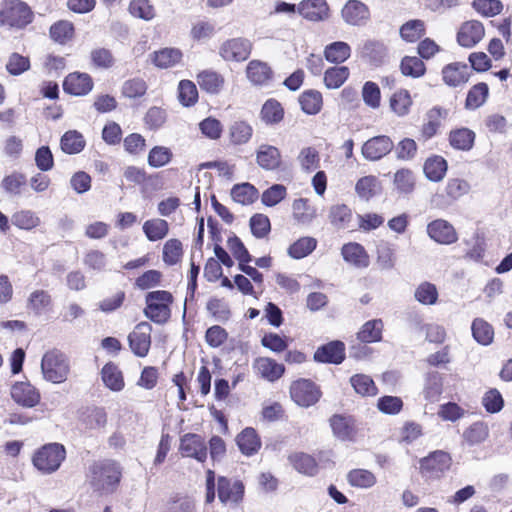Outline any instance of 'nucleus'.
I'll use <instances>...</instances> for the list:
<instances>
[{"label":"nucleus","mask_w":512,"mask_h":512,"mask_svg":"<svg viewBox=\"0 0 512 512\" xmlns=\"http://www.w3.org/2000/svg\"><path fill=\"white\" fill-rule=\"evenodd\" d=\"M66 457L63 445L51 443L44 445L33 456L34 466L44 474L57 471Z\"/></svg>","instance_id":"7ed1b4c3"},{"label":"nucleus","mask_w":512,"mask_h":512,"mask_svg":"<svg viewBox=\"0 0 512 512\" xmlns=\"http://www.w3.org/2000/svg\"><path fill=\"white\" fill-rule=\"evenodd\" d=\"M427 233L431 239L440 244H452L458 236L454 227L447 221L437 219L427 226Z\"/></svg>","instance_id":"f3484780"},{"label":"nucleus","mask_w":512,"mask_h":512,"mask_svg":"<svg viewBox=\"0 0 512 512\" xmlns=\"http://www.w3.org/2000/svg\"><path fill=\"white\" fill-rule=\"evenodd\" d=\"M104 385L112 391H121L124 388V378L118 366L112 362L106 363L101 370Z\"/></svg>","instance_id":"393cba45"},{"label":"nucleus","mask_w":512,"mask_h":512,"mask_svg":"<svg viewBox=\"0 0 512 512\" xmlns=\"http://www.w3.org/2000/svg\"><path fill=\"white\" fill-rule=\"evenodd\" d=\"M400 69L403 75L412 78H419L426 71L424 62L416 56H405L401 61Z\"/></svg>","instance_id":"4d7b16f0"},{"label":"nucleus","mask_w":512,"mask_h":512,"mask_svg":"<svg viewBox=\"0 0 512 512\" xmlns=\"http://www.w3.org/2000/svg\"><path fill=\"white\" fill-rule=\"evenodd\" d=\"M347 481L353 487L369 489L376 484L377 478L369 470L353 469L347 474Z\"/></svg>","instance_id":"4c0bfd02"},{"label":"nucleus","mask_w":512,"mask_h":512,"mask_svg":"<svg viewBox=\"0 0 512 512\" xmlns=\"http://www.w3.org/2000/svg\"><path fill=\"white\" fill-rule=\"evenodd\" d=\"M414 296L423 305H433L438 299V291L434 284L423 282L416 288Z\"/></svg>","instance_id":"0e129e2a"},{"label":"nucleus","mask_w":512,"mask_h":512,"mask_svg":"<svg viewBox=\"0 0 512 512\" xmlns=\"http://www.w3.org/2000/svg\"><path fill=\"white\" fill-rule=\"evenodd\" d=\"M362 98L368 107L372 109L379 108L381 101V92L379 86L372 81H367L362 88Z\"/></svg>","instance_id":"338daca9"},{"label":"nucleus","mask_w":512,"mask_h":512,"mask_svg":"<svg viewBox=\"0 0 512 512\" xmlns=\"http://www.w3.org/2000/svg\"><path fill=\"white\" fill-rule=\"evenodd\" d=\"M26 185V177L19 172H13L3 178L1 181L2 189L11 196L20 195Z\"/></svg>","instance_id":"5fc2aeb1"},{"label":"nucleus","mask_w":512,"mask_h":512,"mask_svg":"<svg viewBox=\"0 0 512 512\" xmlns=\"http://www.w3.org/2000/svg\"><path fill=\"white\" fill-rule=\"evenodd\" d=\"M284 111L280 103L274 99L266 101L261 110V118L267 124L278 123L283 119Z\"/></svg>","instance_id":"e2e57ef3"},{"label":"nucleus","mask_w":512,"mask_h":512,"mask_svg":"<svg viewBox=\"0 0 512 512\" xmlns=\"http://www.w3.org/2000/svg\"><path fill=\"white\" fill-rule=\"evenodd\" d=\"M423 170L430 181L439 182L446 174L447 162L443 157L436 155L425 161Z\"/></svg>","instance_id":"7c9ffc66"},{"label":"nucleus","mask_w":512,"mask_h":512,"mask_svg":"<svg viewBox=\"0 0 512 512\" xmlns=\"http://www.w3.org/2000/svg\"><path fill=\"white\" fill-rule=\"evenodd\" d=\"M33 20V12L29 5L20 0L10 1L0 11V25L23 28Z\"/></svg>","instance_id":"39448f33"},{"label":"nucleus","mask_w":512,"mask_h":512,"mask_svg":"<svg viewBox=\"0 0 512 512\" xmlns=\"http://www.w3.org/2000/svg\"><path fill=\"white\" fill-rule=\"evenodd\" d=\"M231 197L239 204L249 205L258 198V190L250 183L236 184L231 189Z\"/></svg>","instance_id":"ea45409f"},{"label":"nucleus","mask_w":512,"mask_h":512,"mask_svg":"<svg viewBox=\"0 0 512 512\" xmlns=\"http://www.w3.org/2000/svg\"><path fill=\"white\" fill-rule=\"evenodd\" d=\"M128 10L133 17L144 21H150L156 15L155 9L150 4L149 0H132Z\"/></svg>","instance_id":"052dcab7"},{"label":"nucleus","mask_w":512,"mask_h":512,"mask_svg":"<svg viewBox=\"0 0 512 512\" xmlns=\"http://www.w3.org/2000/svg\"><path fill=\"white\" fill-rule=\"evenodd\" d=\"M74 26L70 21L61 20L54 23L50 28L51 38L60 44H65L73 38Z\"/></svg>","instance_id":"864d4df0"},{"label":"nucleus","mask_w":512,"mask_h":512,"mask_svg":"<svg viewBox=\"0 0 512 512\" xmlns=\"http://www.w3.org/2000/svg\"><path fill=\"white\" fill-rule=\"evenodd\" d=\"M412 105L410 93L405 89L396 91L390 98V107L398 116H405L409 113Z\"/></svg>","instance_id":"09e8293b"},{"label":"nucleus","mask_w":512,"mask_h":512,"mask_svg":"<svg viewBox=\"0 0 512 512\" xmlns=\"http://www.w3.org/2000/svg\"><path fill=\"white\" fill-rule=\"evenodd\" d=\"M348 77L349 69L346 66H335L325 71L324 83L329 89H337L344 84Z\"/></svg>","instance_id":"3c124183"},{"label":"nucleus","mask_w":512,"mask_h":512,"mask_svg":"<svg viewBox=\"0 0 512 512\" xmlns=\"http://www.w3.org/2000/svg\"><path fill=\"white\" fill-rule=\"evenodd\" d=\"M253 134V128L245 121H235L229 128L231 142L236 145L247 143Z\"/></svg>","instance_id":"8fccbe9b"},{"label":"nucleus","mask_w":512,"mask_h":512,"mask_svg":"<svg viewBox=\"0 0 512 512\" xmlns=\"http://www.w3.org/2000/svg\"><path fill=\"white\" fill-rule=\"evenodd\" d=\"M51 306V295L45 290H35L28 297L27 307L36 315H42L46 313Z\"/></svg>","instance_id":"c85d7f7f"},{"label":"nucleus","mask_w":512,"mask_h":512,"mask_svg":"<svg viewBox=\"0 0 512 512\" xmlns=\"http://www.w3.org/2000/svg\"><path fill=\"white\" fill-rule=\"evenodd\" d=\"M395 250L388 243H382L377 247L376 265L381 271L392 270L396 265Z\"/></svg>","instance_id":"37998d69"},{"label":"nucleus","mask_w":512,"mask_h":512,"mask_svg":"<svg viewBox=\"0 0 512 512\" xmlns=\"http://www.w3.org/2000/svg\"><path fill=\"white\" fill-rule=\"evenodd\" d=\"M246 74L254 85H265L271 79L272 71L266 63L252 60L246 68Z\"/></svg>","instance_id":"bb28decb"},{"label":"nucleus","mask_w":512,"mask_h":512,"mask_svg":"<svg viewBox=\"0 0 512 512\" xmlns=\"http://www.w3.org/2000/svg\"><path fill=\"white\" fill-rule=\"evenodd\" d=\"M488 93L489 89L486 83L474 85L467 94L466 108L474 110L482 106L488 97Z\"/></svg>","instance_id":"6e6d98bb"},{"label":"nucleus","mask_w":512,"mask_h":512,"mask_svg":"<svg viewBox=\"0 0 512 512\" xmlns=\"http://www.w3.org/2000/svg\"><path fill=\"white\" fill-rule=\"evenodd\" d=\"M207 310L219 322H226L231 316L229 305L222 299H210L207 303Z\"/></svg>","instance_id":"774afa93"},{"label":"nucleus","mask_w":512,"mask_h":512,"mask_svg":"<svg viewBox=\"0 0 512 512\" xmlns=\"http://www.w3.org/2000/svg\"><path fill=\"white\" fill-rule=\"evenodd\" d=\"M355 392L362 396H374L377 394V387L372 378L365 374H356L350 379Z\"/></svg>","instance_id":"13d9d810"},{"label":"nucleus","mask_w":512,"mask_h":512,"mask_svg":"<svg viewBox=\"0 0 512 512\" xmlns=\"http://www.w3.org/2000/svg\"><path fill=\"white\" fill-rule=\"evenodd\" d=\"M302 110L308 115L317 114L322 107V95L316 90H307L299 97Z\"/></svg>","instance_id":"c03bdc74"},{"label":"nucleus","mask_w":512,"mask_h":512,"mask_svg":"<svg viewBox=\"0 0 512 512\" xmlns=\"http://www.w3.org/2000/svg\"><path fill=\"white\" fill-rule=\"evenodd\" d=\"M253 367L262 378L274 382L284 373V365L268 357H259L254 361Z\"/></svg>","instance_id":"5701e85b"},{"label":"nucleus","mask_w":512,"mask_h":512,"mask_svg":"<svg viewBox=\"0 0 512 512\" xmlns=\"http://www.w3.org/2000/svg\"><path fill=\"white\" fill-rule=\"evenodd\" d=\"M289 462L299 473L313 476L317 473V463L315 459L305 453L297 452L289 456Z\"/></svg>","instance_id":"2f4dec72"},{"label":"nucleus","mask_w":512,"mask_h":512,"mask_svg":"<svg viewBox=\"0 0 512 512\" xmlns=\"http://www.w3.org/2000/svg\"><path fill=\"white\" fill-rule=\"evenodd\" d=\"M298 13L309 21H323L329 16L326 0H303L298 4Z\"/></svg>","instance_id":"a211bd4d"},{"label":"nucleus","mask_w":512,"mask_h":512,"mask_svg":"<svg viewBox=\"0 0 512 512\" xmlns=\"http://www.w3.org/2000/svg\"><path fill=\"white\" fill-rule=\"evenodd\" d=\"M383 322L380 319H374L366 322L357 337L363 343L378 342L382 338Z\"/></svg>","instance_id":"58836bf2"},{"label":"nucleus","mask_w":512,"mask_h":512,"mask_svg":"<svg viewBox=\"0 0 512 512\" xmlns=\"http://www.w3.org/2000/svg\"><path fill=\"white\" fill-rule=\"evenodd\" d=\"M290 395L297 405L310 407L319 401L321 391L311 380L299 379L291 384Z\"/></svg>","instance_id":"0eeeda50"},{"label":"nucleus","mask_w":512,"mask_h":512,"mask_svg":"<svg viewBox=\"0 0 512 512\" xmlns=\"http://www.w3.org/2000/svg\"><path fill=\"white\" fill-rule=\"evenodd\" d=\"M12 224L19 229L32 230L40 225L41 220L37 214L31 210H20L11 217Z\"/></svg>","instance_id":"de8ad7c7"},{"label":"nucleus","mask_w":512,"mask_h":512,"mask_svg":"<svg viewBox=\"0 0 512 512\" xmlns=\"http://www.w3.org/2000/svg\"><path fill=\"white\" fill-rule=\"evenodd\" d=\"M443 391L442 377L438 372H432L427 374L423 395L424 398L431 402H437Z\"/></svg>","instance_id":"c9c22d12"},{"label":"nucleus","mask_w":512,"mask_h":512,"mask_svg":"<svg viewBox=\"0 0 512 512\" xmlns=\"http://www.w3.org/2000/svg\"><path fill=\"white\" fill-rule=\"evenodd\" d=\"M244 490V484L240 480L218 477L217 494L222 504L238 505L243 500Z\"/></svg>","instance_id":"6e6552de"},{"label":"nucleus","mask_w":512,"mask_h":512,"mask_svg":"<svg viewBox=\"0 0 512 512\" xmlns=\"http://www.w3.org/2000/svg\"><path fill=\"white\" fill-rule=\"evenodd\" d=\"M293 216L301 224H309L316 217V209L308 200L300 198L293 202Z\"/></svg>","instance_id":"603ef678"},{"label":"nucleus","mask_w":512,"mask_h":512,"mask_svg":"<svg viewBox=\"0 0 512 512\" xmlns=\"http://www.w3.org/2000/svg\"><path fill=\"white\" fill-rule=\"evenodd\" d=\"M252 48L253 44L247 38H230L221 43L219 56L227 62H243L249 58Z\"/></svg>","instance_id":"423d86ee"},{"label":"nucleus","mask_w":512,"mask_h":512,"mask_svg":"<svg viewBox=\"0 0 512 512\" xmlns=\"http://www.w3.org/2000/svg\"><path fill=\"white\" fill-rule=\"evenodd\" d=\"M425 33V24L422 20H410L400 28L401 37L407 42H415Z\"/></svg>","instance_id":"680f3d73"},{"label":"nucleus","mask_w":512,"mask_h":512,"mask_svg":"<svg viewBox=\"0 0 512 512\" xmlns=\"http://www.w3.org/2000/svg\"><path fill=\"white\" fill-rule=\"evenodd\" d=\"M470 77V68L467 64L453 62L442 69V80L449 87H461L465 85Z\"/></svg>","instance_id":"2eb2a0df"},{"label":"nucleus","mask_w":512,"mask_h":512,"mask_svg":"<svg viewBox=\"0 0 512 512\" xmlns=\"http://www.w3.org/2000/svg\"><path fill=\"white\" fill-rule=\"evenodd\" d=\"M394 143L389 136L379 135L368 139L361 149L366 160L377 161L386 156L393 149Z\"/></svg>","instance_id":"9b49d317"},{"label":"nucleus","mask_w":512,"mask_h":512,"mask_svg":"<svg viewBox=\"0 0 512 512\" xmlns=\"http://www.w3.org/2000/svg\"><path fill=\"white\" fill-rule=\"evenodd\" d=\"M484 35L483 24L477 20H471L462 24L457 34V41L461 46L471 48L479 43Z\"/></svg>","instance_id":"dca6fc26"},{"label":"nucleus","mask_w":512,"mask_h":512,"mask_svg":"<svg viewBox=\"0 0 512 512\" xmlns=\"http://www.w3.org/2000/svg\"><path fill=\"white\" fill-rule=\"evenodd\" d=\"M237 445L243 454L250 456L260 449L261 441L253 428H245L237 436Z\"/></svg>","instance_id":"cd10ccee"},{"label":"nucleus","mask_w":512,"mask_h":512,"mask_svg":"<svg viewBox=\"0 0 512 512\" xmlns=\"http://www.w3.org/2000/svg\"><path fill=\"white\" fill-rule=\"evenodd\" d=\"M256 162L264 170H277L282 163L281 153L275 146L261 144L256 150Z\"/></svg>","instance_id":"412c9836"},{"label":"nucleus","mask_w":512,"mask_h":512,"mask_svg":"<svg viewBox=\"0 0 512 512\" xmlns=\"http://www.w3.org/2000/svg\"><path fill=\"white\" fill-rule=\"evenodd\" d=\"M333 435L341 441H354L357 434L356 421L352 416L335 414L329 419Z\"/></svg>","instance_id":"ddd939ff"},{"label":"nucleus","mask_w":512,"mask_h":512,"mask_svg":"<svg viewBox=\"0 0 512 512\" xmlns=\"http://www.w3.org/2000/svg\"><path fill=\"white\" fill-rule=\"evenodd\" d=\"M446 114L445 110L438 107H434L427 112L426 122L422 127V135L426 139L432 138L437 133L441 126V121L446 117Z\"/></svg>","instance_id":"e433bc0d"},{"label":"nucleus","mask_w":512,"mask_h":512,"mask_svg":"<svg viewBox=\"0 0 512 512\" xmlns=\"http://www.w3.org/2000/svg\"><path fill=\"white\" fill-rule=\"evenodd\" d=\"M180 451L183 456L191 457L199 462L207 458V446L204 439L197 434H185L180 440Z\"/></svg>","instance_id":"4468645a"},{"label":"nucleus","mask_w":512,"mask_h":512,"mask_svg":"<svg viewBox=\"0 0 512 512\" xmlns=\"http://www.w3.org/2000/svg\"><path fill=\"white\" fill-rule=\"evenodd\" d=\"M121 477V466L113 460L98 461L89 468V484L95 491L101 494L114 492Z\"/></svg>","instance_id":"f257e3e1"},{"label":"nucleus","mask_w":512,"mask_h":512,"mask_svg":"<svg viewBox=\"0 0 512 512\" xmlns=\"http://www.w3.org/2000/svg\"><path fill=\"white\" fill-rule=\"evenodd\" d=\"M152 326L148 322H140L128 335L131 351L138 357H145L151 346Z\"/></svg>","instance_id":"9d476101"},{"label":"nucleus","mask_w":512,"mask_h":512,"mask_svg":"<svg viewBox=\"0 0 512 512\" xmlns=\"http://www.w3.org/2000/svg\"><path fill=\"white\" fill-rule=\"evenodd\" d=\"M317 245L313 237H302L294 242L288 249V254L294 259H301L309 255Z\"/></svg>","instance_id":"bf43d9fd"},{"label":"nucleus","mask_w":512,"mask_h":512,"mask_svg":"<svg viewBox=\"0 0 512 512\" xmlns=\"http://www.w3.org/2000/svg\"><path fill=\"white\" fill-rule=\"evenodd\" d=\"M286 195L287 189L284 185L274 184L262 193L261 201L265 206L273 207L280 203Z\"/></svg>","instance_id":"69168bd1"},{"label":"nucleus","mask_w":512,"mask_h":512,"mask_svg":"<svg viewBox=\"0 0 512 512\" xmlns=\"http://www.w3.org/2000/svg\"><path fill=\"white\" fill-rule=\"evenodd\" d=\"M475 134L467 128L458 129L450 133L449 141L453 148L468 151L472 148Z\"/></svg>","instance_id":"49530a36"},{"label":"nucleus","mask_w":512,"mask_h":512,"mask_svg":"<svg viewBox=\"0 0 512 512\" xmlns=\"http://www.w3.org/2000/svg\"><path fill=\"white\" fill-rule=\"evenodd\" d=\"M92 88V78L86 73H71L65 78L63 83L64 91L75 96L86 95Z\"/></svg>","instance_id":"aec40b11"},{"label":"nucleus","mask_w":512,"mask_h":512,"mask_svg":"<svg viewBox=\"0 0 512 512\" xmlns=\"http://www.w3.org/2000/svg\"><path fill=\"white\" fill-rule=\"evenodd\" d=\"M451 464L449 454L443 451H435L429 456L421 459L420 472L429 479H437L447 471Z\"/></svg>","instance_id":"1a4fd4ad"},{"label":"nucleus","mask_w":512,"mask_h":512,"mask_svg":"<svg viewBox=\"0 0 512 512\" xmlns=\"http://www.w3.org/2000/svg\"><path fill=\"white\" fill-rule=\"evenodd\" d=\"M341 17L348 25L364 26L370 19V10L360 0H348L341 10Z\"/></svg>","instance_id":"f8f14e48"},{"label":"nucleus","mask_w":512,"mask_h":512,"mask_svg":"<svg viewBox=\"0 0 512 512\" xmlns=\"http://www.w3.org/2000/svg\"><path fill=\"white\" fill-rule=\"evenodd\" d=\"M341 254L347 263L357 268H366L369 265V256L364 247L358 243L345 244Z\"/></svg>","instance_id":"b1692460"},{"label":"nucleus","mask_w":512,"mask_h":512,"mask_svg":"<svg viewBox=\"0 0 512 512\" xmlns=\"http://www.w3.org/2000/svg\"><path fill=\"white\" fill-rule=\"evenodd\" d=\"M395 190L399 194H410L414 191L416 185L415 174L407 168L399 169L395 172L393 178Z\"/></svg>","instance_id":"c756f323"},{"label":"nucleus","mask_w":512,"mask_h":512,"mask_svg":"<svg viewBox=\"0 0 512 512\" xmlns=\"http://www.w3.org/2000/svg\"><path fill=\"white\" fill-rule=\"evenodd\" d=\"M345 358V345L341 341H332L326 345L319 347L314 359L321 363L340 364Z\"/></svg>","instance_id":"4be33fe9"},{"label":"nucleus","mask_w":512,"mask_h":512,"mask_svg":"<svg viewBox=\"0 0 512 512\" xmlns=\"http://www.w3.org/2000/svg\"><path fill=\"white\" fill-rule=\"evenodd\" d=\"M145 301L144 314L147 318L157 324H164L169 320L171 316L169 305L173 302V296L170 292L165 290L149 292Z\"/></svg>","instance_id":"f03ea898"},{"label":"nucleus","mask_w":512,"mask_h":512,"mask_svg":"<svg viewBox=\"0 0 512 512\" xmlns=\"http://www.w3.org/2000/svg\"><path fill=\"white\" fill-rule=\"evenodd\" d=\"M182 59V52L177 48H163L154 52L152 61L162 69L170 68L178 64Z\"/></svg>","instance_id":"72a5a7b5"},{"label":"nucleus","mask_w":512,"mask_h":512,"mask_svg":"<svg viewBox=\"0 0 512 512\" xmlns=\"http://www.w3.org/2000/svg\"><path fill=\"white\" fill-rule=\"evenodd\" d=\"M143 232L150 241H158L165 238L169 232V225L166 220L156 218L147 220L143 224Z\"/></svg>","instance_id":"a19ab883"},{"label":"nucleus","mask_w":512,"mask_h":512,"mask_svg":"<svg viewBox=\"0 0 512 512\" xmlns=\"http://www.w3.org/2000/svg\"><path fill=\"white\" fill-rule=\"evenodd\" d=\"M197 81L202 90L217 94L223 87L224 78L215 71L206 70L198 74Z\"/></svg>","instance_id":"f704fd0d"},{"label":"nucleus","mask_w":512,"mask_h":512,"mask_svg":"<svg viewBox=\"0 0 512 512\" xmlns=\"http://www.w3.org/2000/svg\"><path fill=\"white\" fill-rule=\"evenodd\" d=\"M471 331L474 340L483 346H488L494 339V328L483 318H475L471 324Z\"/></svg>","instance_id":"a878e982"},{"label":"nucleus","mask_w":512,"mask_h":512,"mask_svg":"<svg viewBox=\"0 0 512 512\" xmlns=\"http://www.w3.org/2000/svg\"><path fill=\"white\" fill-rule=\"evenodd\" d=\"M329 220L338 229L347 228L352 220V212L344 204L334 205L329 210Z\"/></svg>","instance_id":"a18cd8bd"},{"label":"nucleus","mask_w":512,"mask_h":512,"mask_svg":"<svg viewBox=\"0 0 512 512\" xmlns=\"http://www.w3.org/2000/svg\"><path fill=\"white\" fill-rule=\"evenodd\" d=\"M11 397L23 407H34L40 401V394L30 383L18 382L11 388Z\"/></svg>","instance_id":"6ab92c4d"},{"label":"nucleus","mask_w":512,"mask_h":512,"mask_svg":"<svg viewBox=\"0 0 512 512\" xmlns=\"http://www.w3.org/2000/svg\"><path fill=\"white\" fill-rule=\"evenodd\" d=\"M61 149L66 154L80 153L85 147V140L76 130L67 131L61 138Z\"/></svg>","instance_id":"79ce46f5"},{"label":"nucleus","mask_w":512,"mask_h":512,"mask_svg":"<svg viewBox=\"0 0 512 512\" xmlns=\"http://www.w3.org/2000/svg\"><path fill=\"white\" fill-rule=\"evenodd\" d=\"M41 369L44 378L52 383L64 382L69 374L70 366L66 356L57 351L52 350L42 358Z\"/></svg>","instance_id":"20e7f679"},{"label":"nucleus","mask_w":512,"mask_h":512,"mask_svg":"<svg viewBox=\"0 0 512 512\" xmlns=\"http://www.w3.org/2000/svg\"><path fill=\"white\" fill-rule=\"evenodd\" d=\"M351 55L350 46L343 41H336L327 45L324 49L325 59L334 64L345 62Z\"/></svg>","instance_id":"473e14b6"}]
</instances>
